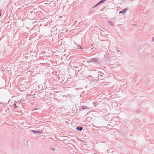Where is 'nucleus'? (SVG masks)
<instances>
[{
	"label": "nucleus",
	"instance_id": "f257e3e1",
	"mask_svg": "<svg viewBox=\"0 0 154 154\" xmlns=\"http://www.w3.org/2000/svg\"><path fill=\"white\" fill-rule=\"evenodd\" d=\"M126 11H127L126 9H125L122 11H120L119 12V13H125Z\"/></svg>",
	"mask_w": 154,
	"mask_h": 154
},
{
	"label": "nucleus",
	"instance_id": "f03ea898",
	"mask_svg": "<svg viewBox=\"0 0 154 154\" xmlns=\"http://www.w3.org/2000/svg\"><path fill=\"white\" fill-rule=\"evenodd\" d=\"M76 129L78 130L81 131L82 129V128L81 127H77Z\"/></svg>",
	"mask_w": 154,
	"mask_h": 154
},
{
	"label": "nucleus",
	"instance_id": "7ed1b4c3",
	"mask_svg": "<svg viewBox=\"0 0 154 154\" xmlns=\"http://www.w3.org/2000/svg\"><path fill=\"white\" fill-rule=\"evenodd\" d=\"M32 131L34 133H42L41 131H35L32 130Z\"/></svg>",
	"mask_w": 154,
	"mask_h": 154
},
{
	"label": "nucleus",
	"instance_id": "20e7f679",
	"mask_svg": "<svg viewBox=\"0 0 154 154\" xmlns=\"http://www.w3.org/2000/svg\"><path fill=\"white\" fill-rule=\"evenodd\" d=\"M77 48L78 49H79V48L81 49L82 48L81 46L80 45H78L77 46Z\"/></svg>",
	"mask_w": 154,
	"mask_h": 154
},
{
	"label": "nucleus",
	"instance_id": "39448f33",
	"mask_svg": "<svg viewBox=\"0 0 154 154\" xmlns=\"http://www.w3.org/2000/svg\"><path fill=\"white\" fill-rule=\"evenodd\" d=\"M105 1V0H101L99 2V3H102L103 2H104Z\"/></svg>",
	"mask_w": 154,
	"mask_h": 154
},
{
	"label": "nucleus",
	"instance_id": "423d86ee",
	"mask_svg": "<svg viewBox=\"0 0 154 154\" xmlns=\"http://www.w3.org/2000/svg\"><path fill=\"white\" fill-rule=\"evenodd\" d=\"M14 108H16L17 107V106H16V103H14Z\"/></svg>",
	"mask_w": 154,
	"mask_h": 154
},
{
	"label": "nucleus",
	"instance_id": "0eeeda50",
	"mask_svg": "<svg viewBox=\"0 0 154 154\" xmlns=\"http://www.w3.org/2000/svg\"><path fill=\"white\" fill-rule=\"evenodd\" d=\"M1 15V13H0V16Z\"/></svg>",
	"mask_w": 154,
	"mask_h": 154
}]
</instances>
